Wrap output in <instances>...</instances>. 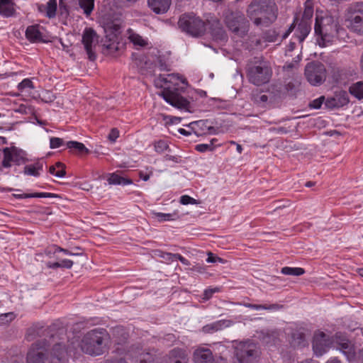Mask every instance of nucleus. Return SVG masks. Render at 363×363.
<instances>
[{
  "label": "nucleus",
  "instance_id": "nucleus-63",
  "mask_svg": "<svg viewBox=\"0 0 363 363\" xmlns=\"http://www.w3.org/2000/svg\"><path fill=\"white\" fill-rule=\"evenodd\" d=\"M359 67H360L361 71L363 73V52L362 53V55L360 56Z\"/></svg>",
  "mask_w": 363,
  "mask_h": 363
},
{
  "label": "nucleus",
  "instance_id": "nucleus-1",
  "mask_svg": "<svg viewBox=\"0 0 363 363\" xmlns=\"http://www.w3.org/2000/svg\"><path fill=\"white\" fill-rule=\"evenodd\" d=\"M181 84H186L187 82L179 74H160L155 79V86L164 89L161 96L168 104L180 109H186L189 102L177 92Z\"/></svg>",
  "mask_w": 363,
  "mask_h": 363
},
{
  "label": "nucleus",
  "instance_id": "nucleus-59",
  "mask_svg": "<svg viewBox=\"0 0 363 363\" xmlns=\"http://www.w3.org/2000/svg\"><path fill=\"white\" fill-rule=\"evenodd\" d=\"M228 27L229 28L233 30V32H238L239 30V26L237 23H228Z\"/></svg>",
  "mask_w": 363,
  "mask_h": 363
},
{
  "label": "nucleus",
  "instance_id": "nucleus-17",
  "mask_svg": "<svg viewBox=\"0 0 363 363\" xmlns=\"http://www.w3.org/2000/svg\"><path fill=\"white\" fill-rule=\"evenodd\" d=\"M43 28L39 25H32L27 27L26 30V38L32 43L43 41Z\"/></svg>",
  "mask_w": 363,
  "mask_h": 363
},
{
  "label": "nucleus",
  "instance_id": "nucleus-3",
  "mask_svg": "<svg viewBox=\"0 0 363 363\" xmlns=\"http://www.w3.org/2000/svg\"><path fill=\"white\" fill-rule=\"evenodd\" d=\"M108 334L104 328H96L87 332L82 337L81 350L91 356H99L106 351Z\"/></svg>",
  "mask_w": 363,
  "mask_h": 363
},
{
  "label": "nucleus",
  "instance_id": "nucleus-41",
  "mask_svg": "<svg viewBox=\"0 0 363 363\" xmlns=\"http://www.w3.org/2000/svg\"><path fill=\"white\" fill-rule=\"evenodd\" d=\"M40 99H41L42 101H43L45 103H50V102H52L55 99V96L50 91L46 90L45 91L42 92V94L40 95Z\"/></svg>",
  "mask_w": 363,
  "mask_h": 363
},
{
  "label": "nucleus",
  "instance_id": "nucleus-4",
  "mask_svg": "<svg viewBox=\"0 0 363 363\" xmlns=\"http://www.w3.org/2000/svg\"><path fill=\"white\" fill-rule=\"evenodd\" d=\"M314 30L319 45L325 47L337 38L339 25L331 16H316Z\"/></svg>",
  "mask_w": 363,
  "mask_h": 363
},
{
  "label": "nucleus",
  "instance_id": "nucleus-28",
  "mask_svg": "<svg viewBox=\"0 0 363 363\" xmlns=\"http://www.w3.org/2000/svg\"><path fill=\"white\" fill-rule=\"evenodd\" d=\"M13 196L18 199H23L28 198H55L57 197V195L48 192H36L32 194H14Z\"/></svg>",
  "mask_w": 363,
  "mask_h": 363
},
{
  "label": "nucleus",
  "instance_id": "nucleus-56",
  "mask_svg": "<svg viewBox=\"0 0 363 363\" xmlns=\"http://www.w3.org/2000/svg\"><path fill=\"white\" fill-rule=\"evenodd\" d=\"M177 259H179L184 265H190V262L180 254H175V260Z\"/></svg>",
  "mask_w": 363,
  "mask_h": 363
},
{
  "label": "nucleus",
  "instance_id": "nucleus-18",
  "mask_svg": "<svg viewBox=\"0 0 363 363\" xmlns=\"http://www.w3.org/2000/svg\"><path fill=\"white\" fill-rule=\"evenodd\" d=\"M171 5V0H148L149 7L157 14L167 12Z\"/></svg>",
  "mask_w": 363,
  "mask_h": 363
},
{
  "label": "nucleus",
  "instance_id": "nucleus-14",
  "mask_svg": "<svg viewBox=\"0 0 363 363\" xmlns=\"http://www.w3.org/2000/svg\"><path fill=\"white\" fill-rule=\"evenodd\" d=\"M328 347L326 335L323 332L318 331L315 333L313 340V349L317 357L325 354Z\"/></svg>",
  "mask_w": 363,
  "mask_h": 363
},
{
  "label": "nucleus",
  "instance_id": "nucleus-31",
  "mask_svg": "<svg viewBox=\"0 0 363 363\" xmlns=\"http://www.w3.org/2000/svg\"><path fill=\"white\" fill-rule=\"evenodd\" d=\"M350 93L358 99H363V81L354 83L350 86Z\"/></svg>",
  "mask_w": 363,
  "mask_h": 363
},
{
  "label": "nucleus",
  "instance_id": "nucleus-58",
  "mask_svg": "<svg viewBox=\"0 0 363 363\" xmlns=\"http://www.w3.org/2000/svg\"><path fill=\"white\" fill-rule=\"evenodd\" d=\"M47 267L48 268H50V269H57V268H60V262H49L47 263Z\"/></svg>",
  "mask_w": 363,
  "mask_h": 363
},
{
  "label": "nucleus",
  "instance_id": "nucleus-6",
  "mask_svg": "<svg viewBox=\"0 0 363 363\" xmlns=\"http://www.w3.org/2000/svg\"><path fill=\"white\" fill-rule=\"evenodd\" d=\"M248 81L255 85L261 86L268 83L272 75V70L264 61L248 64L246 68Z\"/></svg>",
  "mask_w": 363,
  "mask_h": 363
},
{
  "label": "nucleus",
  "instance_id": "nucleus-35",
  "mask_svg": "<svg viewBox=\"0 0 363 363\" xmlns=\"http://www.w3.org/2000/svg\"><path fill=\"white\" fill-rule=\"evenodd\" d=\"M49 172L57 177L62 178L66 174L64 164L61 162H57L55 165L50 166Z\"/></svg>",
  "mask_w": 363,
  "mask_h": 363
},
{
  "label": "nucleus",
  "instance_id": "nucleus-30",
  "mask_svg": "<svg viewBox=\"0 0 363 363\" xmlns=\"http://www.w3.org/2000/svg\"><path fill=\"white\" fill-rule=\"evenodd\" d=\"M66 146L68 149L74 150L76 153L79 154H88L89 152L85 145L77 141H68L66 143Z\"/></svg>",
  "mask_w": 363,
  "mask_h": 363
},
{
  "label": "nucleus",
  "instance_id": "nucleus-7",
  "mask_svg": "<svg viewBox=\"0 0 363 363\" xmlns=\"http://www.w3.org/2000/svg\"><path fill=\"white\" fill-rule=\"evenodd\" d=\"M179 27L182 31L193 37H199L204 34L206 23L199 17L195 15L183 14L178 21Z\"/></svg>",
  "mask_w": 363,
  "mask_h": 363
},
{
  "label": "nucleus",
  "instance_id": "nucleus-42",
  "mask_svg": "<svg viewBox=\"0 0 363 363\" xmlns=\"http://www.w3.org/2000/svg\"><path fill=\"white\" fill-rule=\"evenodd\" d=\"M155 218L159 220V221H166V220H174V214H172V213H160V212H157V213H155Z\"/></svg>",
  "mask_w": 363,
  "mask_h": 363
},
{
  "label": "nucleus",
  "instance_id": "nucleus-19",
  "mask_svg": "<svg viewBox=\"0 0 363 363\" xmlns=\"http://www.w3.org/2000/svg\"><path fill=\"white\" fill-rule=\"evenodd\" d=\"M22 160L16 151H11L9 148L4 150V160L2 161L4 167H10L12 163L20 164Z\"/></svg>",
  "mask_w": 363,
  "mask_h": 363
},
{
  "label": "nucleus",
  "instance_id": "nucleus-48",
  "mask_svg": "<svg viewBox=\"0 0 363 363\" xmlns=\"http://www.w3.org/2000/svg\"><path fill=\"white\" fill-rule=\"evenodd\" d=\"M325 100V97L324 96H320L316 99H314L313 101H312L310 104V106L312 108H315V109H318L321 107L323 101Z\"/></svg>",
  "mask_w": 363,
  "mask_h": 363
},
{
  "label": "nucleus",
  "instance_id": "nucleus-24",
  "mask_svg": "<svg viewBox=\"0 0 363 363\" xmlns=\"http://www.w3.org/2000/svg\"><path fill=\"white\" fill-rule=\"evenodd\" d=\"M217 143V138H212L208 143L196 145L195 146V150L199 152H213L217 147L221 146V144Z\"/></svg>",
  "mask_w": 363,
  "mask_h": 363
},
{
  "label": "nucleus",
  "instance_id": "nucleus-23",
  "mask_svg": "<svg viewBox=\"0 0 363 363\" xmlns=\"http://www.w3.org/2000/svg\"><path fill=\"white\" fill-rule=\"evenodd\" d=\"M65 353V346L61 343H56L54 345L51 354L52 356V359L50 363H62L61 362L62 358L64 357Z\"/></svg>",
  "mask_w": 363,
  "mask_h": 363
},
{
  "label": "nucleus",
  "instance_id": "nucleus-49",
  "mask_svg": "<svg viewBox=\"0 0 363 363\" xmlns=\"http://www.w3.org/2000/svg\"><path fill=\"white\" fill-rule=\"evenodd\" d=\"M292 337H293V341L294 342V344H297L298 345H301L305 341L304 335L301 333H294Z\"/></svg>",
  "mask_w": 363,
  "mask_h": 363
},
{
  "label": "nucleus",
  "instance_id": "nucleus-34",
  "mask_svg": "<svg viewBox=\"0 0 363 363\" xmlns=\"http://www.w3.org/2000/svg\"><path fill=\"white\" fill-rule=\"evenodd\" d=\"M17 89L21 93H29L35 89V86L30 79L26 78L18 83Z\"/></svg>",
  "mask_w": 363,
  "mask_h": 363
},
{
  "label": "nucleus",
  "instance_id": "nucleus-62",
  "mask_svg": "<svg viewBox=\"0 0 363 363\" xmlns=\"http://www.w3.org/2000/svg\"><path fill=\"white\" fill-rule=\"evenodd\" d=\"M140 177L141 179H143V181L146 182L147 180H149L150 179V175L149 174H144L143 173H140Z\"/></svg>",
  "mask_w": 363,
  "mask_h": 363
},
{
  "label": "nucleus",
  "instance_id": "nucleus-2",
  "mask_svg": "<svg viewBox=\"0 0 363 363\" xmlns=\"http://www.w3.org/2000/svg\"><path fill=\"white\" fill-rule=\"evenodd\" d=\"M277 11L273 0H253L247 11L255 25L267 26L277 19Z\"/></svg>",
  "mask_w": 363,
  "mask_h": 363
},
{
  "label": "nucleus",
  "instance_id": "nucleus-53",
  "mask_svg": "<svg viewBox=\"0 0 363 363\" xmlns=\"http://www.w3.org/2000/svg\"><path fill=\"white\" fill-rule=\"evenodd\" d=\"M158 67L160 70L161 71H165L168 70L167 65H166L165 62H164L160 57L157 56V59L156 60V67Z\"/></svg>",
  "mask_w": 363,
  "mask_h": 363
},
{
  "label": "nucleus",
  "instance_id": "nucleus-54",
  "mask_svg": "<svg viewBox=\"0 0 363 363\" xmlns=\"http://www.w3.org/2000/svg\"><path fill=\"white\" fill-rule=\"evenodd\" d=\"M60 267L70 269L73 265V262L70 259H63L60 262Z\"/></svg>",
  "mask_w": 363,
  "mask_h": 363
},
{
  "label": "nucleus",
  "instance_id": "nucleus-39",
  "mask_svg": "<svg viewBox=\"0 0 363 363\" xmlns=\"http://www.w3.org/2000/svg\"><path fill=\"white\" fill-rule=\"evenodd\" d=\"M168 148L169 145L166 140H160L154 143V149L157 153H163Z\"/></svg>",
  "mask_w": 363,
  "mask_h": 363
},
{
  "label": "nucleus",
  "instance_id": "nucleus-22",
  "mask_svg": "<svg viewBox=\"0 0 363 363\" xmlns=\"http://www.w3.org/2000/svg\"><path fill=\"white\" fill-rule=\"evenodd\" d=\"M15 13L13 3L11 0H0V14L10 17Z\"/></svg>",
  "mask_w": 363,
  "mask_h": 363
},
{
  "label": "nucleus",
  "instance_id": "nucleus-25",
  "mask_svg": "<svg viewBox=\"0 0 363 363\" xmlns=\"http://www.w3.org/2000/svg\"><path fill=\"white\" fill-rule=\"evenodd\" d=\"M43 162H36L32 164L26 165L24 167L23 172L26 175L39 177L40 172L43 170Z\"/></svg>",
  "mask_w": 363,
  "mask_h": 363
},
{
  "label": "nucleus",
  "instance_id": "nucleus-44",
  "mask_svg": "<svg viewBox=\"0 0 363 363\" xmlns=\"http://www.w3.org/2000/svg\"><path fill=\"white\" fill-rule=\"evenodd\" d=\"M220 291L219 287L208 288L206 289L203 294V299L207 301L209 300L215 293Z\"/></svg>",
  "mask_w": 363,
  "mask_h": 363
},
{
  "label": "nucleus",
  "instance_id": "nucleus-50",
  "mask_svg": "<svg viewBox=\"0 0 363 363\" xmlns=\"http://www.w3.org/2000/svg\"><path fill=\"white\" fill-rule=\"evenodd\" d=\"M118 137H119L118 130L117 128H112L108 135V139L111 143H115Z\"/></svg>",
  "mask_w": 363,
  "mask_h": 363
},
{
  "label": "nucleus",
  "instance_id": "nucleus-36",
  "mask_svg": "<svg viewBox=\"0 0 363 363\" xmlns=\"http://www.w3.org/2000/svg\"><path fill=\"white\" fill-rule=\"evenodd\" d=\"M79 5L86 16H89L94 7V0H79Z\"/></svg>",
  "mask_w": 363,
  "mask_h": 363
},
{
  "label": "nucleus",
  "instance_id": "nucleus-29",
  "mask_svg": "<svg viewBox=\"0 0 363 363\" xmlns=\"http://www.w3.org/2000/svg\"><path fill=\"white\" fill-rule=\"evenodd\" d=\"M148 57L149 54L143 55L139 53H133L132 55L133 64L138 67L140 74H142L143 67H145V64H147Z\"/></svg>",
  "mask_w": 363,
  "mask_h": 363
},
{
  "label": "nucleus",
  "instance_id": "nucleus-32",
  "mask_svg": "<svg viewBox=\"0 0 363 363\" xmlns=\"http://www.w3.org/2000/svg\"><path fill=\"white\" fill-rule=\"evenodd\" d=\"M298 29L300 32V35H298V38L301 42L303 41L311 31V23L306 21H301L298 25Z\"/></svg>",
  "mask_w": 363,
  "mask_h": 363
},
{
  "label": "nucleus",
  "instance_id": "nucleus-51",
  "mask_svg": "<svg viewBox=\"0 0 363 363\" xmlns=\"http://www.w3.org/2000/svg\"><path fill=\"white\" fill-rule=\"evenodd\" d=\"M216 262H223V259L218 257L214 256V255L209 252H208V258L206 259V262L208 263H215Z\"/></svg>",
  "mask_w": 363,
  "mask_h": 363
},
{
  "label": "nucleus",
  "instance_id": "nucleus-20",
  "mask_svg": "<svg viewBox=\"0 0 363 363\" xmlns=\"http://www.w3.org/2000/svg\"><path fill=\"white\" fill-rule=\"evenodd\" d=\"M57 4L56 0H49L46 4L39 6L40 12L43 13L49 18H52L56 16Z\"/></svg>",
  "mask_w": 363,
  "mask_h": 363
},
{
  "label": "nucleus",
  "instance_id": "nucleus-8",
  "mask_svg": "<svg viewBox=\"0 0 363 363\" xmlns=\"http://www.w3.org/2000/svg\"><path fill=\"white\" fill-rule=\"evenodd\" d=\"M345 22L351 31L363 35V2L354 3L349 6Z\"/></svg>",
  "mask_w": 363,
  "mask_h": 363
},
{
  "label": "nucleus",
  "instance_id": "nucleus-16",
  "mask_svg": "<svg viewBox=\"0 0 363 363\" xmlns=\"http://www.w3.org/2000/svg\"><path fill=\"white\" fill-rule=\"evenodd\" d=\"M45 359L43 346L39 343L33 345L28 352L26 363H45Z\"/></svg>",
  "mask_w": 363,
  "mask_h": 363
},
{
  "label": "nucleus",
  "instance_id": "nucleus-10",
  "mask_svg": "<svg viewBox=\"0 0 363 363\" xmlns=\"http://www.w3.org/2000/svg\"><path fill=\"white\" fill-rule=\"evenodd\" d=\"M305 75L311 85L318 86L326 79V69L321 63H309L305 68Z\"/></svg>",
  "mask_w": 363,
  "mask_h": 363
},
{
  "label": "nucleus",
  "instance_id": "nucleus-26",
  "mask_svg": "<svg viewBox=\"0 0 363 363\" xmlns=\"http://www.w3.org/2000/svg\"><path fill=\"white\" fill-rule=\"evenodd\" d=\"M128 39L135 46L145 47L147 45L148 41L139 34L135 33L132 29L128 30Z\"/></svg>",
  "mask_w": 363,
  "mask_h": 363
},
{
  "label": "nucleus",
  "instance_id": "nucleus-27",
  "mask_svg": "<svg viewBox=\"0 0 363 363\" xmlns=\"http://www.w3.org/2000/svg\"><path fill=\"white\" fill-rule=\"evenodd\" d=\"M108 182L112 185H122L126 186L132 184V180L128 178L123 177L116 173H112L108 178Z\"/></svg>",
  "mask_w": 363,
  "mask_h": 363
},
{
  "label": "nucleus",
  "instance_id": "nucleus-33",
  "mask_svg": "<svg viewBox=\"0 0 363 363\" xmlns=\"http://www.w3.org/2000/svg\"><path fill=\"white\" fill-rule=\"evenodd\" d=\"M245 306L254 310H268V311H277L279 310L281 306L278 304H252V303H245Z\"/></svg>",
  "mask_w": 363,
  "mask_h": 363
},
{
  "label": "nucleus",
  "instance_id": "nucleus-64",
  "mask_svg": "<svg viewBox=\"0 0 363 363\" xmlns=\"http://www.w3.org/2000/svg\"><path fill=\"white\" fill-rule=\"evenodd\" d=\"M327 363H340V362L337 359H331L327 362Z\"/></svg>",
  "mask_w": 363,
  "mask_h": 363
},
{
  "label": "nucleus",
  "instance_id": "nucleus-47",
  "mask_svg": "<svg viewBox=\"0 0 363 363\" xmlns=\"http://www.w3.org/2000/svg\"><path fill=\"white\" fill-rule=\"evenodd\" d=\"M222 324L220 322L213 323L212 324L206 325L203 327V330L206 332L217 331L221 328Z\"/></svg>",
  "mask_w": 363,
  "mask_h": 363
},
{
  "label": "nucleus",
  "instance_id": "nucleus-11",
  "mask_svg": "<svg viewBox=\"0 0 363 363\" xmlns=\"http://www.w3.org/2000/svg\"><path fill=\"white\" fill-rule=\"evenodd\" d=\"M195 363H227L222 357L213 358L212 352L208 348L199 347L194 352Z\"/></svg>",
  "mask_w": 363,
  "mask_h": 363
},
{
  "label": "nucleus",
  "instance_id": "nucleus-9",
  "mask_svg": "<svg viewBox=\"0 0 363 363\" xmlns=\"http://www.w3.org/2000/svg\"><path fill=\"white\" fill-rule=\"evenodd\" d=\"M235 354L240 363H251L257 357L258 351L253 342H240L235 347Z\"/></svg>",
  "mask_w": 363,
  "mask_h": 363
},
{
  "label": "nucleus",
  "instance_id": "nucleus-5",
  "mask_svg": "<svg viewBox=\"0 0 363 363\" xmlns=\"http://www.w3.org/2000/svg\"><path fill=\"white\" fill-rule=\"evenodd\" d=\"M141 349H132L129 351L130 357L138 358L140 363H187L188 358L186 351L180 348H174L169 354L162 358H158L156 354L150 352H142Z\"/></svg>",
  "mask_w": 363,
  "mask_h": 363
},
{
  "label": "nucleus",
  "instance_id": "nucleus-15",
  "mask_svg": "<svg viewBox=\"0 0 363 363\" xmlns=\"http://www.w3.org/2000/svg\"><path fill=\"white\" fill-rule=\"evenodd\" d=\"M336 342L340 350L344 354L348 361L351 362L355 358V349L354 345L347 339L341 338L338 334L335 335Z\"/></svg>",
  "mask_w": 363,
  "mask_h": 363
},
{
  "label": "nucleus",
  "instance_id": "nucleus-45",
  "mask_svg": "<svg viewBox=\"0 0 363 363\" xmlns=\"http://www.w3.org/2000/svg\"><path fill=\"white\" fill-rule=\"evenodd\" d=\"M253 99L255 103L258 104H265L268 100V96L266 94H263L262 93L259 94H253Z\"/></svg>",
  "mask_w": 363,
  "mask_h": 363
},
{
  "label": "nucleus",
  "instance_id": "nucleus-13",
  "mask_svg": "<svg viewBox=\"0 0 363 363\" xmlns=\"http://www.w3.org/2000/svg\"><path fill=\"white\" fill-rule=\"evenodd\" d=\"M348 103V94L345 91H336L333 96L328 97L325 102L329 108H340Z\"/></svg>",
  "mask_w": 363,
  "mask_h": 363
},
{
  "label": "nucleus",
  "instance_id": "nucleus-37",
  "mask_svg": "<svg viewBox=\"0 0 363 363\" xmlns=\"http://www.w3.org/2000/svg\"><path fill=\"white\" fill-rule=\"evenodd\" d=\"M281 272L285 275L300 276L305 273V270L301 267H284L281 269Z\"/></svg>",
  "mask_w": 363,
  "mask_h": 363
},
{
  "label": "nucleus",
  "instance_id": "nucleus-57",
  "mask_svg": "<svg viewBox=\"0 0 363 363\" xmlns=\"http://www.w3.org/2000/svg\"><path fill=\"white\" fill-rule=\"evenodd\" d=\"M166 160L173 161L176 163H179L181 161V158L179 156H174V155H167L165 156Z\"/></svg>",
  "mask_w": 363,
  "mask_h": 363
},
{
  "label": "nucleus",
  "instance_id": "nucleus-43",
  "mask_svg": "<svg viewBox=\"0 0 363 363\" xmlns=\"http://www.w3.org/2000/svg\"><path fill=\"white\" fill-rule=\"evenodd\" d=\"M64 145V140L62 138L57 137H51L50 138V147L51 149H56Z\"/></svg>",
  "mask_w": 363,
  "mask_h": 363
},
{
  "label": "nucleus",
  "instance_id": "nucleus-52",
  "mask_svg": "<svg viewBox=\"0 0 363 363\" xmlns=\"http://www.w3.org/2000/svg\"><path fill=\"white\" fill-rule=\"evenodd\" d=\"M160 257L167 262L175 261V254L170 252H162Z\"/></svg>",
  "mask_w": 363,
  "mask_h": 363
},
{
  "label": "nucleus",
  "instance_id": "nucleus-61",
  "mask_svg": "<svg viewBox=\"0 0 363 363\" xmlns=\"http://www.w3.org/2000/svg\"><path fill=\"white\" fill-rule=\"evenodd\" d=\"M178 132L180 134L185 135V136H189L191 134V133L190 131H188L184 128H179Z\"/></svg>",
  "mask_w": 363,
  "mask_h": 363
},
{
  "label": "nucleus",
  "instance_id": "nucleus-60",
  "mask_svg": "<svg viewBox=\"0 0 363 363\" xmlns=\"http://www.w3.org/2000/svg\"><path fill=\"white\" fill-rule=\"evenodd\" d=\"M106 363H127L123 358H120L118 359H108L106 362Z\"/></svg>",
  "mask_w": 363,
  "mask_h": 363
},
{
  "label": "nucleus",
  "instance_id": "nucleus-55",
  "mask_svg": "<svg viewBox=\"0 0 363 363\" xmlns=\"http://www.w3.org/2000/svg\"><path fill=\"white\" fill-rule=\"evenodd\" d=\"M54 247H55V251H54L55 253L58 252H62L65 255H69V256H73V255H77V254H74V253H72V252H69L67 249H64V248H62L60 247L54 246Z\"/></svg>",
  "mask_w": 363,
  "mask_h": 363
},
{
  "label": "nucleus",
  "instance_id": "nucleus-21",
  "mask_svg": "<svg viewBox=\"0 0 363 363\" xmlns=\"http://www.w3.org/2000/svg\"><path fill=\"white\" fill-rule=\"evenodd\" d=\"M157 59V55L156 54H149L147 64L143 67L142 74L146 76H152L155 74Z\"/></svg>",
  "mask_w": 363,
  "mask_h": 363
},
{
  "label": "nucleus",
  "instance_id": "nucleus-40",
  "mask_svg": "<svg viewBox=\"0 0 363 363\" xmlns=\"http://www.w3.org/2000/svg\"><path fill=\"white\" fill-rule=\"evenodd\" d=\"M16 315L13 312L2 313L0 315V323L7 324L14 320Z\"/></svg>",
  "mask_w": 363,
  "mask_h": 363
},
{
  "label": "nucleus",
  "instance_id": "nucleus-46",
  "mask_svg": "<svg viewBox=\"0 0 363 363\" xmlns=\"http://www.w3.org/2000/svg\"><path fill=\"white\" fill-rule=\"evenodd\" d=\"M180 203L182 205H188V204H198L199 202L195 199L188 196L183 195L180 197Z\"/></svg>",
  "mask_w": 363,
  "mask_h": 363
},
{
  "label": "nucleus",
  "instance_id": "nucleus-12",
  "mask_svg": "<svg viewBox=\"0 0 363 363\" xmlns=\"http://www.w3.org/2000/svg\"><path fill=\"white\" fill-rule=\"evenodd\" d=\"M97 41L96 32L91 28H86L82 35V43L91 60L96 58L93 48L96 45Z\"/></svg>",
  "mask_w": 363,
  "mask_h": 363
},
{
  "label": "nucleus",
  "instance_id": "nucleus-38",
  "mask_svg": "<svg viewBox=\"0 0 363 363\" xmlns=\"http://www.w3.org/2000/svg\"><path fill=\"white\" fill-rule=\"evenodd\" d=\"M313 15V8L312 4L310 1L305 3V9L303 13V18L301 21H306L308 22Z\"/></svg>",
  "mask_w": 363,
  "mask_h": 363
}]
</instances>
